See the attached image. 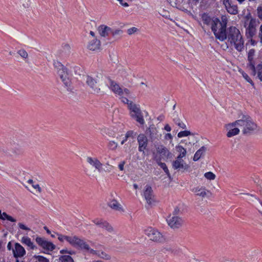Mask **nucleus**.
I'll return each instance as SVG.
<instances>
[{"label":"nucleus","mask_w":262,"mask_h":262,"mask_svg":"<svg viewBox=\"0 0 262 262\" xmlns=\"http://www.w3.org/2000/svg\"><path fill=\"white\" fill-rule=\"evenodd\" d=\"M223 4L227 11L231 14H236L238 13V8L236 5L232 3L230 0H224Z\"/></svg>","instance_id":"nucleus-20"},{"label":"nucleus","mask_w":262,"mask_h":262,"mask_svg":"<svg viewBox=\"0 0 262 262\" xmlns=\"http://www.w3.org/2000/svg\"><path fill=\"white\" fill-rule=\"evenodd\" d=\"M137 140L139 144V151L144 152V150L146 149L148 143L147 137L144 134H140L138 136Z\"/></svg>","instance_id":"nucleus-17"},{"label":"nucleus","mask_w":262,"mask_h":262,"mask_svg":"<svg viewBox=\"0 0 262 262\" xmlns=\"http://www.w3.org/2000/svg\"><path fill=\"white\" fill-rule=\"evenodd\" d=\"M204 177L208 180H213L216 178L215 174L211 171L205 173Z\"/></svg>","instance_id":"nucleus-40"},{"label":"nucleus","mask_w":262,"mask_h":262,"mask_svg":"<svg viewBox=\"0 0 262 262\" xmlns=\"http://www.w3.org/2000/svg\"><path fill=\"white\" fill-rule=\"evenodd\" d=\"M0 219L3 220H7L11 222H16V220L11 216L7 214L6 212L2 213L0 210Z\"/></svg>","instance_id":"nucleus-33"},{"label":"nucleus","mask_w":262,"mask_h":262,"mask_svg":"<svg viewBox=\"0 0 262 262\" xmlns=\"http://www.w3.org/2000/svg\"><path fill=\"white\" fill-rule=\"evenodd\" d=\"M165 138L166 139H170V140H171V139H172V135H171V134H170V133H167V134H166L165 135Z\"/></svg>","instance_id":"nucleus-61"},{"label":"nucleus","mask_w":262,"mask_h":262,"mask_svg":"<svg viewBox=\"0 0 262 262\" xmlns=\"http://www.w3.org/2000/svg\"><path fill=\"white\" fill-rule=\"evenodd\" d=\"M35 258L39 262H50V261L48 259L43 257V256H41V255L35 256Z\"/></svg>","instance_id":"nucleus-46"},{"label":"nucleus","mask_w":262,"mask_h":262,"mask_svg":"<svg viewBox=\"0 0 262 262\" xmlns=\"http://www.w3.org/2000/svg\"><path fill=\"white\" fill-rule=\"evenodd\" d=\"M174 122L179 126L180 127V128H182V129H185L186 128V125H185V124L182 122L181 119L179 118H178V119H174Z\"/></svg>","instance_id":"nucleus-42"},{"label":"nucleus","mask_w":262,"mask_h":262,"mask_svg":"<svg viewBox=\"0 0 262 262\" xmlns=\"http://www.w3.org/2000/svg\"><path fill=\"white\" fill-rule=\"evenodd\" d=\"M236 123L239 124L244 134H250L257 128L256 124L250 118L236 120Z\"/></svg>","instance_id":"nucleus-5"},{"label":"nucleus","mask_w":262,"mask_h":262,"mask_svg":"<svg viewBox=\"0 0 262 262\" xmlns=\"http://www.w3.org/2000/svg\"><path fill=\"white\" fill-rule=\"evenodd\" d=\"M183 158L177 157L176 159L172 162V167L177 170H187L189 166L182 159Z\"/></svg>","instance_id":"nucleus-15"},{"label":"nucleus","mask_w":262,"mask_h":262,"mask_svg":"<svg viewBox=\"0 0 262 262\" xmlns=\"http://www.w3.org/2000/svg\"><path fill=\"white\" fill-rule=\"evenodd\" d=\"M101 133L103 136L107 135L110 137H113L114 134L113 132L108 128L103 127L101 129Z\"/></svg>","instance_id":"nucleus-34"},{"label":"nucleus","mask_w":262,"mask_h":262,"mask_svg":"<svg viewBox=\"0 0 262 262\" xmlns=\"http://www.w3.org/2000/svg\"><path fill=\"white\" fill-rule=\"evenodd\" d=\"M125 163L124 161H122L119 164L118 167L120 170L122 171L124 170V165Z\"/></svg>","instance_id":"nucleus-57"},{"label":"nucleus","mask_w":262,"mask_h":262,"mask_svg":"<svg viewBox=\"0 0 262 262\" xmlns=\"http://www.w3.org/2000/svg\"><path fill=\"white\" fill-rule=\"evenodd\" d=\"M258 37L260 39V42L262 45V24L261 25L259 28L258 32Z\"/></svg>","instance_id":"nucleus-54"},{"label":"nucleus","mask_w":262,"mask_h":262,"mask_svg":"<svg viewBox=\"0 0 262 262\" xmlns=\"http://www.w3.org/2000/svg\"><path fill=\"white\" fill-rule=\"evenodd\" d=\"M13 153L14 155H19L20 154V151H19V150L18 149L15 150L14 151H13Z\"/></svg>","instance_id":"nucleus-64"},{"label":"nucleus","mask_w":262,"mask_h":262,"mask_svg":"<svg viewBox=\"0 0 262 262\" xmlns=\"http://www.w3.org/2000/svg\"><path fill=\"white\" fill-rule=\"evenodd\" d=\"M14 257L15 258L23 257L26 254V250L19 243H16L14 248L12 249Z\"/></svg>","instance_id":"nucleus-19"},{"label":"nucleus","mask_w":262,"mask_h":262,"mask_svg":"<svg viewBox=\"0 0 262 262\" xmlns=\"http://www.w3.org/2000/svg\"><path fill=\"white\" fill-rule=\"evenodd\" d=\"M171 117L172 118V119H173V122L174 121V119H178V118H179V113L177 112H174L172 114V116H171Z\"/></svg>","instance_id":"nucleus-55"},{"label":"nucleus","mask_w":262,"mask_h":262,"mask_svg":"<svg viewBox=\"0 0 262 262\" xmlns=\"http://www.w3.org/2000/svg\"><path fill=\"white\" fill-rule=\"evenodd\" d=\"M17 53L24 59H26L28 58V54L24 49H20L17 51Z\"/></svg>","instance_id":"nucleus-39"},{"label":"nucleus","mask_w":262,"mask_h":262,"mask_svg":"<svg viewBox=\"0 0 262 262\" xmlns=\"http://www.w3.org/2000/svg\"><path fill=\"white\" fill-rule=\"evenodd\" d=\"M257 10L258 17L262 20V6L258 7Z\"/></svg>","instance_id":"nucleus-53"},{"label":"nucleus","mask_w":262,"mask_h":262,"mask_svg":"<svg viewBox=\"0 0 262 262\" xmlns=\"http://www.w3.org/2000/svg\"><path fill=\"white\" fill-rule=\"evenodd\" d=\"M98 31L100 36L106 37L111 31V28L105 25H101L98 27Z\"/></svg>","instance_id":"nucleus-24"},{"label":"nucleus","mask_w":262,"mask_h":262,"mask_svg":"<svg viewBox=\"0 0 262 262\" xmlns=\"http://www.w3.org/2000/svg\"><path fill=\"white\" fill-rule=\"evenodd\" d=\"M85 171L86 173L89 176H94V171H92L89 169L85 170Z\"/></svg>","instance_id":"nucleus-59"},{"label":"nucleus","mask_w":262,"mask_h":262,"mask_svg":"<svg viewBox=\"0 0 262 262\" xmlns=\"http://www.w3.org/2000/svg\"><path fill=\"white\" fill-rule=\"evenodd\" d=\"M144 233L153 242L163 243L166 241L165 235L155 228L148 227L145 229Z\"/></svg>","instance_id":"nucleus-4"},{"label":"nucleus","mask_w":262,"mask_h":262,"mask_svg":"<svg viewBox=\"0 0 262 262\" xmlns=\"http://www.w3.org/2000/svg\"><path fill=\"white\" fill-rule=\"evenodd\" d=\"M100 42L97 39H94L92 41H90L88 45V48L92 51H96L100 49Z\"/></svg>","instance_id":"nucleus-25"},{"label":"nucleus","mask_w":262,"mask_h":262,"mask_svg":"<svg viewBox=\"0 0 262 262\" xmlns=\"http://www.w3.org/2000/svg\"><path fill=\"white\" fill-rule=\"evenodd\" d=\"M86 162L99 171H100L102 164L97 158L88 157L86 158Z\"/></svg>","instance_id":"nucleus-22"},{"label":"nucleus","mask_w":262,"mask_h":262,"mask_svg":"<svg viewBox=\"0 0 262 262\" xmlns=\"http://www.w3.org/2000/svg\"><path fill=\"white\" fill-rule=\"evenodd\" d=\"M71 246L81 250L88 252L90 253H95V250L90 248L87 241L76 235H73V239Z\"/></svg>","instance_id":"nucleus-7"},{"label":"nucleus","mask_w":262,"mask_h":262,"mask_svg":"<svg viewBox=\"0 0 262 262\" xmlns=\"http://www.w3.org/2000/svg\"><path fill=\"white\" fill-rule=\"evenodd\" d=\"M109 83L111 89L115 93L118 94L120 96H127L130 94V92L127 89L125 88L122 89L116 82L114 81L109 79Z\"/></svg>","instance_id":"nucleus-9"},{"label":"nucleus","mask_w":262,"mask_h":262,"mask_svg":"<svg viewBox=\"0 0 262 262\" xmlns=\"http://www.w3.org/2000/svg\"><path fill=\"white\" fill-rule=\"evenodd\" d=\"M110 33H111L113 36H115L121 34L122 33V31L120 29L112 30L111 29V31Z\"/></svg>","instance_id":"nucleus-50"},{"label":"nucleus","mask_w":262,"mask_h":262,"mask_svg":"<svg viewBox=\"0 0 262 262\" xmlns=\"http://www.w3.org/2000/svg\"><path fill=\"white\" fill-rule=\"evenodd\" d=\"M191 134V133L190 131L188 130H184V131H181L178 134V137L179 138H182L184 137H186Z\"/></svg>","instance_id":"nucleus-44"},{"label":"nucleus","mask_w":262,"mask_h":262,"mask_svg":"<svg viewBox=\"0 0 262 262\" xmlns=\"http://www.w3.org/2000/svg\"><path fill=\"white\" fill-rule=\"evenodd\" d=\"M18 226L20 229L23 230H25L27 231H29L31 230L30 228H29L28 226H27L26 225L22 223H18Z\"/></svg>","instance_id":"nucleus-47"},{"label":"nucleus","mask_w":262,"mask_h":262,"mask_svg":"<svg viewBox=\"0 0 262 262\" xmlns=\"http://www.w3.org/2000/svg\"><path fill=\"white\" fill-rule=\"evenodd\" d=\"M138 31V29L135 27H132L128 29L127 31V33L129 35H132Z\"/></svg>","instance_id":"nucleus-52"},{"label":"nucleus","mask_w":262,"mask_h":262,"mask_svg":"<svg viewBox=\"0 0 262 262\" xmlns=\"http://www.w3.org/2000/svg\"><path fill=\"white\" fill-rule=\"evenodd\" d=\"M246 194L249 196L248 200L250 202H258L259 203V201H260L258 198H257V197H256L255 195H254L253 194H251L249 193H246Z\"/></svg>","instance_id":"nucleus-45"},{"label":"nucleus","mask_w":262,"mask_h":262,"mask_svg":"<svg viewBox=\"0 0 262 262\" xmlns=\"http://www.w3.org/2000/svg\"><path fill=\"white\" fill-rule=\"evenodd\" d=\"M56 234L57 235V238L59 241H60L61 242H64V241H67L71 245L73 239V236H67L62 234H60L58 233H57Z\"/></svg>","instance_id":"nucleus-28"},{"label":"nucleus","mask_w":262,"mask_h":262,"mask_svg":"<svg viewBox=\"0 0 262 262\" xmlns=\"http://www.w3.org/2000/svg\"><path fill=\"white\" fill-rule=\"evenodd\" d=\"M155 159L157 162L158 164L161 167V168H162L163 169V170L166 173V174L169 176V172L168 169L165 163L161 162V158L159 157L158 156L156 155V156H155Z\"/></svg>","instance_id":"nucleus-29"},{"label":"nucleus","mask_w":262,"mask_h":262,"mask_svg":"<svg viewBox=\"0 0 262 262\" xmlns=\"http://www.w3.org/2000/svg\"><path fill=\"white\" fill-rule=\"evenodd\" d=\"M206 150V148L205 146H202L201 148L196 151L194 155L193 160L194 161H198L202 156H203Z\"/></svg>","instance_id":"nucleus-30"},{"label":"nucleus","mask_w":262,"mask_h":262,"mask_svg":"<svg viewBox=\"0 0 262 262\" xmlns=\"http://www.w3.org/2000/svg\"><path fill=\"white\" fill-rule=\"evenodd\" d=\"M222 20L221 21V23L223 25V26L226 28L227 27V17L226 16H222Z\"/></svg>","instance_id":"nucleus-51"},{"label":"nucleus","mask_w":262,"mask_h":262,"mask_svg":"<svg viewBox=\"0 0 262 262\" xmlns=\"http://www.w3.org/2000/svg\"><path fill=\"white\" fill-rule=\"evenodd\" d=\"M32 186L34 189H35L36 192L38 193L41 192L42 190L39 184L34 183L32 184Z\"/></svg>","instance_id":"nucleus-49"},{"label":"nucleus","mask_w":262,"mask_h":262,"mask_svg":"<svg viewBox=\"0 0 262 262\" xmlns=\"http://www.w3.org/2000/svg\"><path fill=\"white\" fill-rule=\"evenodd\" d=\"M85 82L92 89L93 92L96 94H99L102 92L101 88L97 86V81L90 76L85 77Z\"/></svg>","instance_id":"nucleus-14"},{"label":"nucleus","mask_w":262,"mask_h":262,"mask_svg":"<svg viewBox=\"0 0 262 262\" xmlns=\"http://www.w3.org/2000/svg\"><path fill=\"white\" fill-rule=\"evenodd\" d=\"M255 54V50L254 49H250L248 54V60L249 61L248 68L251 71L252 74L255 76L256 75L255 67L253 62L254 56Z\"/></svg>","instance_id":"nucleus-18"},{"label":"nucleus","mask_w":262,"mask_h":262,"mask_svg":"<svg viewBox=\"0 0 262 262\" xmlns=\"http://www.w3.org/2000/svg\"><path fill=\"white\" fill-rule=\"evenodd\" d=\"M192 191L198 196L202 198L208 196L209 194H211L210 192L207 190L204 187H196L192 189Z\"/></svg>","instance_id":"nucleus-23"},{"label":"nucleus","mask_w":262,"mask_h":262,"mask_svg":"<svg viewBox=\"0 0 262 262\" xmlns=\"http://www.w3.org/2000/svg\"><path fill=\"white\" fill-rule=\"evenodd\" d=\"M143 195L148 204H151L153 202L154 195L152 194V190L150 186H145L143 192Z\"/></svg>","instance_id":"nucleus-21"},{"label":"nucleus","mask_w":262,"mask_h":262,"mask_svg":"<svg viewBox=\"0 0 262 262\" xmlns=\"http://www.w3.org/2000/svg\"><path fill=\"white\" fill-rule=\"evenodd\" d=\"M107 146L109 149L111 150H115L117 148L118 144L114 141H110L108 142Z\"/></svg>","instance_id":"nucleus-37"},{"label":"nucleus","mask_w":262,"mask_h":262,"mask_svg":"<svg viewBox=\"0 0 262 262\" xmlns=\"http://www.w3.org/2000/svg\"><path fill=\"white\" fill-rule=\"evenodd\" d=\"M202 18L203 23L210 27L216 39L220 41H224L226 39V28L221 23V20L219 18H211L206 14H204Z\"/></svg>","instance_id":"nucleus-1"},{"label":"nucleus","mask_w":262,"mask_h":262,"mask_svg":"<svg viewBox=\"0 0 262 262\" xmlns=\"http://www.w3.org/2000/svg\"><path fill=\"white\" fill-rule=\"evenodd\" d=\"M244 26L246 28V34L248 37H252L256 33L257 21L250 15L246 16Z\"/></svg>","instance_id":"nucleus-6"},{"label":"nucleus","mask_w":262,"mask_h":262,"mask_svg":"<svg viewBox=\"0 0 262 262\" xmlns=\"http://www.w3.org/2000/svg\"><path fill=\"white\" fill-rule=\"evenodd\" d=\"M228 41L231 46H234L235 49L242 52L244 48V41L239 30L235 27H231L229 28L227 33Z\"/></svg>","instance_id":"nucleus-2"},{"label":"nucleus","mask_w":262,"mask_h":262,"mask_svg":"<svg viewBox=\"0 0 262 262\" xmlns=\"http://www.w3.org/2000/svg\"><path fill=\"white\" fill-rule=\"evenodd\" d=\"M164 129L167 132H170V131H171V129L170 126L168 124L165 125V126L164 127Z\"/></svg>","instance_id":"nucleus-63"},{"label":"nucleus","mask_w":262,"mask_h":262,"mask_svg":"<svg viewBox=\"0 0 262 262\" xmlns=\"http://www.w3.org/2000/svg\"><path fill=\"white\" fill-rule=\"evenodd\" d=\"M167 251H170L171 253H172L174 255H179V253L180 252V250L179 249H171V248H167Z\"/></svg>","instance_id":"nucleus-48"},{"label":"nucleus","mask_w":262,"mask_h":262,"mask_svg":"<svg viewBox=\"0 0 262 262\" xmlns=\"http://www.w3.org/2000/svg\"><path fill=\"white\" fill-rule=\"evenodd\" d=\"M108 206L112 208L117 211H119L121 212H123L124 210L120 204H119L116 200H113L110 201L108 203Z\"/></svg>","instance_id":"nucleus-27"},{"label":"nucleus","mask_w":262,"mask_h":262,"mask_svg":"<svg viewBox=\"0 0 262 262\" xmlns=\"http://www.w3.org/2000/svg\"><path fill=\"white\" fill-rule=\"evenodd\" d=\"M176 149L178 152H179V155L177 157L184 158L186 156L187 154L186 149L184 148L182 145H177L176 146Z\"/></svg>","instance_id":"nucleus-32"},{"label":"nucleus","mask_w":262,"mask_h":262,"mask_svg":"<svg viewBox=\"0 0 262 262\" xmlns=\"http://www.w3.org/2000/svg\"><path fill=\"white\" fill-rule=\"evenodd\" d=\"M54 66L57 70V73L63 83L64 86L69 89L71 86L72 74L69 69L59 61H55Z\"/></svg>","instance_id":"nucleus-3"},{"label":"nucleus","mask_w":262,"mask_h":262,"mask_svg":"<svg viewBox=\"0 0 262 262\" xmlns=\"http://www.w3.org/2000/svg\"><path fill=\"white\" fill-rule=\"evenodd\" d=\"M128 108L130 110L131 117L141 124H143L144 123V120L139 107L134 102H130L128 103Z\"/></svg>","instance_id":"nucleus-8"},{"label":"nucleus","mask_w":262,"mask_h":262,"mask_svg":"<svg viewBox=\"0 0 262 262\" xmlns=\"http://www.w3.org/2000/svg\"><path fill=\"white\" fill-rule=\"evenodd\" d=\"M256 74H257V76L259 80L262 81V64H259L255 68Z\"/></svg>","instance_id":"nucleus-35"},{"label":"nucleus","mask_w":262,"mask_h":262,"mask_svg":"<svg viewBox=\"0 0 262 262\" xmlns=\"http://www.w3.org/2000/svg\"><path fill=\"white\" fill-rule=\"evenodd\" d=\"M92 254L93 255H98L99 257L107 259L110 257L107 254H106V253L102 252V251H96L95 250V253H92Z\"/></svg>","instance_id":"nucleus-41"},{"label":"nucleus","mask_w":262,"mask_h":262,"mask_svg":"<svg viewBox=\"0 0 262 262\" xmlns=\"http://www.w3.org/2000/svg\"><path fill=\"white\" fill-rule=\"evenodd\" d=\"M35 241L38 245L45 250L52 251L55 248V246L52 242L47 241L44 238L37 236Z\"/></svg>","instance_id":"nucleus-10"},{"label":"nucleus","mask_w":262,"mask_h":262,"mask_svg":"<svg viewBox=\"0 0 262 262\" xmlns=\"http://www.w3.org/2000/svg\"><path fill=\"white\" fill-rule=\"evenodd\" d=\"M133 134L134 132L133 131H128L126 133L125 137L128 138V137L133 136Z\"/></svg>","instance_id":"nucleus-60"},{"label":"nucleus","mask_w":262,"mask_h":262,"mask_svg":"<svg viewBox=\"0 0 262 262\" xmlns=\"http://www.w3.org/2000/svg\"><path fill=\"white\" fill-rule=\"evenodd\" d=\"M60 262H74L70 255H62L59 258Z\"/></svg>","instance_id":"nucleus-36"},{"label":"nucleus","mask_w":262,"mask_h":262,"mask_svg":"<svg viewBox=\"0 0 262 262\" xmlns=\"http://www.w3.org/2000/svg\"><path fill=\"white\" fill-rule=\"evenodd\" d=\"M70 50L71 47L69 44H63L60 50V55L61 56L64 55H67L70 53Z\"/></svg>","instance_id":"nucleus-31"},{"label":"nucleus","mask_w":262,"mask_h":262,"mask_svg":"<svg viewBox=\"0 0 262 262\" xmlns=\"http://www.w3.org/2000/svg\"><path fill=\"white\" fill-rule=\"evenodd\" d=\"M156 148L157 155H159L160 156L158 157L161 158V159L168 158L171 154L169 150L163 145H158L156 147Z\"/></svg>","instance_id":"nucleus-16"},{"label":"nucleus","mask_w":262,"mask_h":262,"mask_svg":"<svg viewBox=\"0 0 262 262\" xmlns=\"http://www.w3.org/2000/svg\"><path fill=\"white\" fill-rule=\"evenodd\" d=\"M20 242L22 244L27 246L32 250H34L36 248V246L34 244L33 242H32L31 238L28 236H23L21 238Z\"/></svg>","instance_id":"nucleus-26"},{"label":"nucleus","mask_w":262,"mask_h":262,"mask_svg":"<svg viewBox=\"0 0 262 262\" xmlns=\"http://www.w3.org/2000/svg\"><path fill=\"white\" fill-rule=\"evenodd\" d=\"M240 73L243 75V77L244 78V79L249 83H250L251 85H253L254 83L252 81V80L250 79V78L249 77V76L245 73L244 71H240Z\"/></svg>","instance_id":"nucleus-43"},{"label":"nucleus","mask_w":262,"mask_h":262,"mask_svg":"<svg viewBox=\"0 0 262 262\" xmlns=\"http://www.w3.org/2000/svg\"><path fill=\"white\" fill-rule=\"evenodd\" d=\"M118 1L121 5L124 7H128V4L126 2H124L123 0H117Z\"/></svg>","instance_id":"nucleus-58"},{"label":"nucleus","mask_w":262,"mask_h":262,"mask_svg":"<svg viewBox=\"0 0 262 262\" xmlns=\"http://www.w3.org/2000/svg\"><path fill=\"white\" fill-rule=\"evenodd\" d=\"M149 131L150 132L149 136L151 139L157 138V129L154 126L150 127L149 128Z\"/></svg>","instance_id":"nucleus-38"},{"label":"nucleus","mask_w":262,"mask_h":262,"mask_svg":"<svg viewBox=\"0 0 262 262\" xmlns=\"http://www.w3.org/2000/svg\"><path fill=\"white\" fill-rule=\"evenodd\" d=\"M121 101L125 104H127L128 106V103H129V102H130L126 98L124 97L123 96L121 97Z\"/></svg>","instance_id":"nucleus-56"},{"label":"nucleus","mask_w":262,"mask_h":262,"mask_svg":"<svg viewBox=\"0 0 262 262\" xmlns=\"http://www.w3.org/2000/svg\"><path fill=\"white\" fill-rule=\"evenodd\" d=\"M168 225L172 229H178L182 227L183 224L182 219L178 216H169L167 219Z\"/></svg>","instance_id":"nucleus-12"},{"label":"nucleus","mask_w":262,"mask_h":262,"mask_svg":"<svg viewBox=\"0 0 262 262\" xmlns=\"http://www.w3.org/2000/svg\"><path fill=\"white\" fill-rule=\"evenodd\" d=\"M93 223L97 226L103 229H105L109 233L115 232L114 229L107 221L101 219H95L92 221Z\"/></svg>","instance_id":"nucleus-11"},{"label":"nucleus","mask_w":262,"mask_h":262,"mask_svg":"<svg viewBox=\"0 0 262 262\" xmlns=\"http://www.w3.org/2000/svg\"><path fill=\"white\" fill-rule=\"evenodd\" d=\"M120 74L122 75V76H124V77H126L127 76V75H128L127 74V72L125 70H122L120 71Z\"/></svg>","instance_id":"nucleus-62"},{"label":"nucleus","mask_w":262,"mask_h":262,"mask_svg":"<svg viewBox=\"0 0 262 262\" xmlns=\"http://www.w3.org/2000/svg\"><path fill=\"white\" fill-rule=\"evenodd\" d=\"M239 126V124L236 123V121L227 124L226 125V128L228 130L227 136L230 138L238 135L240 130V127Z\"/></svg>","instance_id":"nucleus-13"}]
</instances>
